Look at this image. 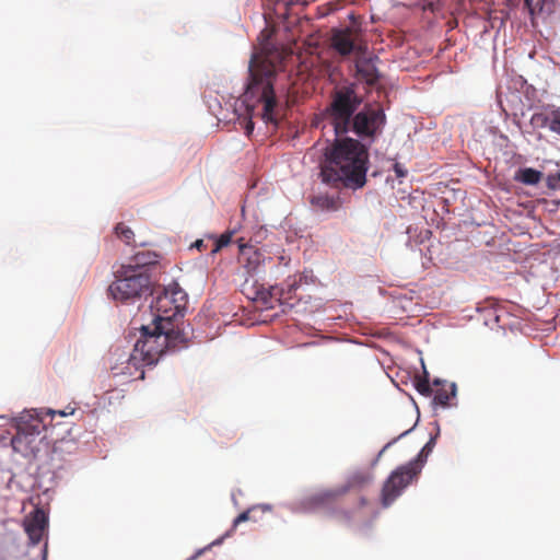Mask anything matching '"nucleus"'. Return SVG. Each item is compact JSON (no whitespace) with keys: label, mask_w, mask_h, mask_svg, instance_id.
<instances>
[{"label":"nucleus","mask_w":560,"mask_h":560,"mask_svg":"<svg viewBox=\"0 0 560 560\" xmlns=\"http://www.w3.org/2000/svg\"><path fill=\"white\" fill-rule=\"evenodd\" d=\"M369 150L352 138L336 139L326 148L320 163V179L335 189H359L366 183Z\"/></svg>","instance_id":"obj_1"},{"label":"nucleus","mask_w":560,"mask_h":560,"mask_svg":"<svg viewBox=\"0 0 560 560\" xmlns=\"http://www.w3.org/2000/svg\"><path fill=\"white\" fill-rule=\"evenodd\" d=\"M279 56L278 52L269 51L267 47L253 54L248 66V82L243 94L250 117L255 115V109L261 105L259 116L266 124L275 126L278 125L280 119L279 103L273 86L277 77L275 59Z\"/></svg>","instance_id":"obj_2"},{"label":"nucleus","mask_w":560,"mask_h":560,"mask_svg":"<svg viewBox=\"0 0 560 560\" xmlns=\"http://www.w3.org/2000/svg\"><path fill=\"white\" fill-rule=\"evenodd\" d=\"M330 103L324 115L334 128L336 136L350 131L351 118L362 103L354 83L336 88L330 95Z\"/></svg>","instance_id":"obj_3"},{"label":"nucleus","mask_w":560,"mask_h":560,"mask_svg":"<svg viewBox=\"0 0 560 560\" xmlns=\"http://www.w3.org/2000/svg\"><path fill=\"white\" fill-rule=\"evenodd\" d=\"M434 444L431 439L421 450L417 458L396 468L385 480L381 491V503L383 508L390 506L395 500L401 495L402 491L413 481L418 479L423 466V456H427Z\"/></svg>","instance_id":"obj_4"},{"label":"nucleus","mask_w":560,"mask_h":560,"mask_svg":"<svg viewBox=\"0 0 560 560\" xmlns=\"http://www.w3.org/2000/svg\"><path fill=\"white\" fill-rule=\"evenodd\" d=\"M115 281L108 287V294L122 303L133 302L150 291L151 280L148 272L130 265H122L115 272Z\"/></svg>","instance_id":"obj_5"},{"label":"nucleus","mask_w":560,"mask_h":560,"mask_svg":"<svg viewBox=\"0 0 560 560\" xmlns=\"http://www.w3.org/2000/svg\"><path fill=\"white\" fill-rule=\"evenodd\" d=\"M170 339V331L164 329L163 325H156L151 330L143 326L141 336L135 345V351L139 352L147 363H152L162 355Z\"/></svg>","instance_id":"obj_6"},{"label":"nucleus","mask_w":560,"mask_h":560,"mask_svg":"<svg viewBox=\"0 0 560 560\" xmlns=\"http://www.w3.org/2000/svg\"><path fill=\"white\" fill-rule=\"evenodd\" d=\"M415 387L417 392L425 398H432L431 405L433 407H447L451 406V399L456 396V384L450 383L444 380L435 378L430 384L428 372L424 371L423 375L415 377Z\"/></svg>","instance_id":"obj_7"},{"label":"nucleus","mask_w":560,"mask_h":560,"mask_svg":"<svg viewBox=\"0 0 560 560\" xmlns=\"http://www.w3.org/2000/svg\"><path fill=\"white\" fill-rule=\"evenodd\" d=\"M385 122L386 116L382 108L365 106L351 118L350 130H353L360 138L374 139L381 132Z\"/></svg>","instance_id":"obj_8"},{"label":"nucleus","mask_w":560,"mask_h":560,"mask_svg":"<svg viewBox=\"0 0 560 560\" xmlns=\"http://www.w3.org/2000/svg\"><path fill=\"white\" fill-rule=\"evenodd\" d=\"M185 293L177 288H164L153 301L151 307L156 312L155 324L163 325L176 316L184 306Z\"/></svg>","instance_id":"obj_9"},{"label":"nucleus","mask_w":560,"mask_h":560,"mask_svg":"<svg viewBox=\"0 0 560 560\" xmlns=\"http://www.w3.org/2000/svg\"><path fill=\"white\" fill-rule=\"evenodd\" d=\"M372 480V475L364 471L353 472L345 486L326 489L311 497L310 501L316 506H324L335 502L338 498L348 493L351 489L362 488Z\"/></svg>","instance_id":"obj_10"},{"label":"nucleus","mask_w":560,"mask_h":560,"mask_svg":"<svg viewBox=\"0 0 560 560\" xmlns=\"http://www.w3.org/2000/svg\"><path fill=\"white\" fill-rule=\"evenodd\" d=\"M360 30L354 27L332 28L330 46L340 56L347 57L352 52L361 54L366 49L365 45L359 43Z\"/></svg>","instance_id":"obj_11"},{"label":"nucleus","mask_w":560,"mask_h":560,"mask_svg":"<svg viewBox=\"0 0 560 560\" xmlns=\"http://www.w3.org/2000/svg\"><path fill=\"white\" fill-rule=\"evenodd\" d=\"M25 532L33 545L40 542L46 534L48 517L44 510L36 509L24 521Z\"/></svg>","instance_id":"obj_12"},{"label":"nucleus","mask_w":560,"mask_h":560,"mask_svg":"<svg viewBox=\"0 0 560 560\" xmlns=\"http://www.w3.org/2000/svg\"><path fill=\"white\" fill-rule=\"evenodd\" d=\"M530 125L536 129L548 128L560 136V107L550 106L545 112L533 114Z\"/></svg>","instance_id":"obj_13"},{"label":"nucleus","mask_w":560,"mask_h":560,"mask_svg":"<svg viewBox=\"0 0 560 560\" xmlns=\"http://www.w3.org/2000/svg\"><path fill=\"white\" fill-rule=\"evenodd\" d=\"M238 248L240 264L247 270L248 273L256 272L265 261L264 253L253 245H247L243 243L238 244Z\"/></svg>","instance_id":"obj_14"},{"label":"nucleus","mask_w":560,"mask_h":560,"mask_svg":"<svg viewBox=\"0 0 560 560\" xmlns=\"http://www.w3.org/2000/svg\"><path fill=\"white\" fill-rule=\"evenodd\" d=\"M377 57L360 56L355 60L357 78L364 81L368 85L373 86L380 79V73L375 61Z\"/></svg>","instance_id":"obj_15"},{"label":"nucleus","mask_w":560,"mask_h":560,"mask_svg":"<svg viewBox=\"0 0 560 560\" xmlns=\"http://www.w3.org/2000/svg\"><path fill=\"white\" fill-rule=\"evenodd\" d=\"M74 413V408L67 407L62 410H54L51 408H32L25 409L20 417L12 418L11 420H43L46 417L54 418L56 415L59 417H68Z\"/></svg>","instance_id":"obj_16"},{"label":"nucleus","mask_w":560,"mask_h":560,"mask_svg":"<svg viewBox=\"0 0 560 560\" xmlns=\"http://www.w3.org/2000/svg\"><path fill=\"white\" fill-rule=\"evenodd\" d=\"M40 423L42 422L37 424H33V422H15L16 433L12 439V443H32L33 438L42 432L43 428H40Z\"/></svg>","instance_id":"obj_17"},{"label":"nucleus","mask_w":560,"mask_h":560,"mask_svg":"<svg viewBox=\"0 0 560 560\" xmlns=\"http://www.w3.org/2000/svg\"><path fill=\"white\" fill-rule=\"evenodd\" d=\"M368 505V500L365 498H360L359 500V506L357 511H340L337 513V518L340 522H343L346 524H352L358 521L365 520V515H363V509Z\"/></svg>","instance_id":"obj_18"},{"label":"nucleus","mask_w":560,"mask_h":560,"mask_svg":"<svg viewBox=\"0 0 560 560\" xmlns=\"http://www.w3.org/2000/svg\"><path fill=\"white\" fill-rule=\"evenodd\" d=\"M312 205L319 210L336 211L339 209L340 201L338 197L327 194L314 196L311 200Z\"/></svg>","instance_id":"obj_19"},{"label":"nucleus","mask_w":560,"mask_h":560,"mask_svg":"<svg viewBox=\"0 0 560 560\" xmlns=\"http://www.w3.org/2000/svg\"><path fill=\"white\" fill-rule=\"evenodd\" d=\"M132 267L148 272L147 266L154 265L158 262V255L151 252H138L132 257ZM131 266V264H129Z\"/></svg>","instance_id":"obj_20"},{"label":"nucleus","mask_w":560,"mask_h":560,"mask_svg":"<svg viewBox=\"0 0 560 560\" xmlns=\"http://www.w3.org/2000/svg\"><path fill=\"white\" fill-rule=\"evenodd\" d=\"M541 177V172L530 167H526L518 171L517 175L515 176V179L526 185H536L540 182Z\"/></svg>","instance_id":"obj_21"},{"label":"nucleus","mask_w":560,"mask_h":560,"mask_svg":"<svg viewBox=\"0 0 560 560\" xmlns=\"http://www.w3.org/2000/svg\"><path fill=\"white\" fill-rule=\"evenodd\" d=\"M115 234L126 245L136 246L135 233L125 223L120 222L115 226Z\"/></svg>","instance_id":"obj_22"},{"label":"nucleus","mask_w":560,"mask_h":560,"mask_svg":"<svg viewBox=\"0 0 560 560\" xmlns=\"http://www.w3.org/2000/svg\"><path fill=\"white\" fill-rule=\"evenodd\" d=\"M232 232H225L223 233L215 242L214 246L211 249V254H217L221 248L228 246L231 243L232 240Z\"/></svg>","instance_id":"obj_23"},{"label":"nucleus","mask_w":560,"mask_h":560,"mask_svg":"<svg viewBox=\"0 0 560 560\" xmlns=\"http://www.w3.org/2000/svg\"><path fill=\"white\" fill-rule=\"evenodd\" d=\"M547 186L552 190H560V172L547 177Z\"/></svg>","instance_id":"obj_24"},{"label":"nucleus","mask_w":560,"mask_h":560,"mask_svg":"<svg viewBox=\"0 0 560 560\" xmlns=\"http://www.w3.org/2000/svg\"><path fill=\"white\" fill-rule=\"evenodd\" d=\"M393 170L395 172V175L397 178H404L407 176V170L400 163H395L393 166Z\"/></svg>","instance_id":"obj_25"},{"label":"nucleus","mask_w":560,"mask_h":560,"mask_svg":"<svg viewBox=\"0 0 560 560\" xmlns=\"http://www.w3.org/2000/svg\"><path fill=\"white\" fill-rule=\"evenodd\" d=\"M250 510L242 512L233 522V529L237 527L241 523L249 520Z\"/></svg>","instance_id":"obj_26"},{"label":"nucleus","mask_w":560,"mask_h":560,"mask_svg":"<svg viewBox=\"0 0 560 560\" xmlns=\"http://www.w3.org/2000/svg\"><path fill=\"white\" fill-rule=\"evenodd\" d=\"M222 539L223 538L217 539V540L212 541L211 544H209L207 547H205L202 549H199L196 552V555L192 557V559H196V558L200 557L206 550H209L212 546L221 544Z\"/></svg>","instance_id":"obj_27"},{"label":"nucleus","mask_w":560,"mask_h":560,"mask_svg":"<svg viewBox=\"0 0 560 560\" xmlns=\"http://www.w3.org/2000/svg\"><path fill=\"white\" fill-rule=\"evenodd\" d=\"M253 130H254V122L252 121V119H249L246 121V125H245V135L247 137H249L253 133Z\"/></svg>","instance_id":"obj_28"},{"label":"nucleus","mask_w":560,"mask_h":560,"mask_svg":"<svg viewBox=\"0 0 560 560\" xmlns=\"http://www.w3.org/2000/svg\"><path fill=\"white\" fill-rule=\"evenodd\" d=\"M203 241L202 240H197L194 244H192V247H196L197 249L201 250L203 248Z\"/></svg>","instance_id":"obj_29"},{"label":"nucleus","mask_w":560,"mask_h":560,"mask_svg":"<svg viewBox=\"0 0 560 560\" xmlns=\"http://www.w3.org/2000/svg\"><path fill=\"white\" fill-rule=\"evenodd\" d=\"M526 5L533 11V0H525Z\"/></svg>","instance_id":"obj_30"},{"label":"nucleus","mask_w":560,"mask_h":560,"mask_svg":"<svg viewBox=\"0 0 560 560\" xmlns=\"http://www.w3.org/2000/svg\"><path fill=\"white\" fill-rule=\"evenodd\" d=\"M389 445H390V443L386 444V445L382 448V451L380 452V455H382V454L385 452V450H386Z\"/></svg>","instance_id":"obj_31"}]
</instances>
